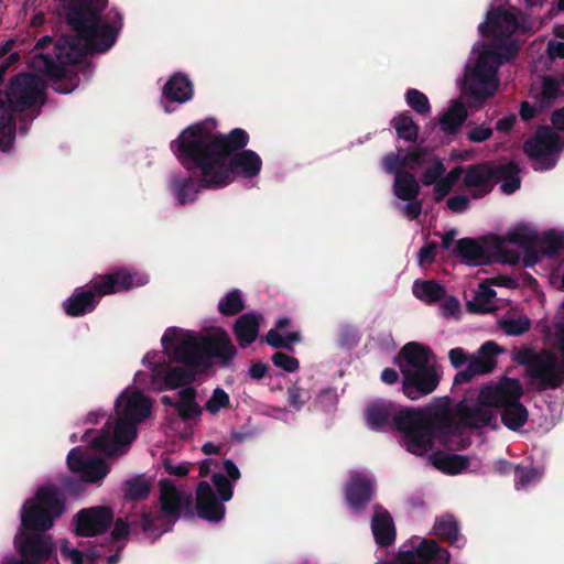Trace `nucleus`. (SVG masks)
Instances as JSON below:
<instances>
[{
  "label": "nucleus",
  "mask_w": 564,
  "mask_h": 564,
  "mask_svg": "<svg viewBox=\"0 0 564 564\" xmlns=\"http://www.w3.org/2000/svg\"><path fill=\"white\" fill-rule=\"evenodd\" d=\"M137 426L138 423L118 416L113 423L108 420L100 431L87 430L82 436V441L93 449L112 456L119 446L130 445L135 440Z\"/></svg>",
  "instance_id": "10"
},
{
  "label": "nucleus",
  "mask_w": 564,
  "mask_h": 564,
  "mask_svg": "<svg viewBox=\"0 0 564 564\" xmlns=\"http://www.w3.org/2000/svg\"><path fill=\"white\" fill-rule=\"evenodd\" d=\"M13 542L19 560L26 564H61L51 534L18 530Z\"/></svg>",
  "instance_id": "11"
},
{
  "label": "nucleus",
  "mask_w": 564,
  "mask_h": 564,
  "mask_svg": "<svg viewBox=\"0 0 564 564\" xmlns=\"http://www.w3.org/2000/svg\"><path fill=\"white\" fill-rule=\"evenodd\" d=\"M376 484L372 477L356 473L349 479L345 488V497L348 506L355 511H361L373 498Z\"/></svg>",
  "instance_id": "23"
},
{
  "label": "nucleus",
  "mask_w": 564,
  "mask_h": 564,
  "mask_svg": "<svg viewBox=\"0 0 564 564\" xmlns=\"http://www.w3.org/2000/svg\"><path fill=\"white\" fill-rule=\"evenodd\" d=\"M564 249V234L555 230L544 232L541 238V252L550 258L558 256Z\"/></svg>",
  "instance_id": "49"
},
{
  "label": "nucleus",
  "mask_w": 564,
  "mask_h": 564,
  "mask_svg": "<svg viewBox=\"0 0 564 564\" xmlns=\"http://www.w3.org/2000/svg\"><path fill=\"white\" fill-rule=\"evenodd\" d=\"M15 124L7 122V119L2 120V113H0V150L7 152L12 148L15 140Z\"/></svg>",
  "instance_id": "56"
},
{
  "label": "nucleus",
  "mask_w": 564,
  "mask_h": 564,
  "mask_svg": "<svg viewBox=\"0 0 564 564\" xmlns=\"http://www.w3.org/2000/svg\"><path fill=\"white\" fill-rule=\"evenodd\" d=\"M263 317L260 313L249 312L240 315L232 327L240 348H247L256 341Z\"/></svg>",
  "instance_id": "31"
},
{
  "label": "nucleus",
  "mask_w": 564,
  "mask_h": 564,
  "mask_svg": "<svg viewBox=\"0 0 564 564\" xmlns=\"http://www.w3.org/2000/svg\"><path fill=\"white\" fill-rule=\"evenodd\" d=\"M467 110L460 101H454L440 118L442 131L447 134H456L467 119Z\"/></svg>",
  "instance_id": "37"
},
{
  "label": "nucleus",
  "mask_w": 564,
  "mask_h": 564,
  "mask_svg": "<svg viewBox=\"0 0 564 564\" xmlns=\"http://www.w3.org/2000/svg\"><path fill=\"white\" fill-rule=\"evenodd\" d=\"M303 394V389L296 384H293L292 387L288 388L289 405L295 410H300L305 403Z\"/></svg>",
  "instance_id": "63"
},
{
  "label": "nucleus",
  "mask_w": 564,
  "mask_h": 564,
  "mask_svg": "<svg viewBox=\"0 0 564 564\" xmlns=\"http://www.w3.org/2000/svg\"><path fill=\"white\" fill-rule=\"evenodd\" d=\"M217 308L223 316H235L240 314L245 310L242 292L238 289H234L226 293L219 300Z\"/></svg>",
  "instance_id": "44"
},
{
  "label": "nucleus",
  "mask_w": 564,
  "mask_h": 564,
  "mask_svg": "<svg viewBox=\"0 0 564 564\" xmlns=\"http://www.w3.org/2000/svg\"><path fill=\"white\" fill-rule=\"evenodd\" d=\"M495 46L492 48H486L480 54H488L486 62L497 65H501L505 62L512 61L519 52V46L514 40L510 37H498L494 39Z\"/></svg>",
  "instance_id": "34"
},
{
  "label": "nucleus",
  "mask_w": 564,
  "mask_h": 564,
  "mask_svg": "<svg viewBox=\"0 0 564 564\" xmlns=\"http://www.w3.org/2000/svg\"><path fill=\"white\" fill-rule=\"evenodd\" d=\"M197 392L193 387L183 388L178 392V400L175 403V410L178 417L184 421H191L198 419L203 410L196 401Z\"/></svg>",
  "instance_id": "35"
},
{
  "label": "nucleus",
  "mask_w": 564,
  "mask_h": 564,
  "mask_svg": "<svg viewBox=\"0 0 564 564\" xmlns=\"http://www.w3.org/2000/svg\"><path fill=\"white\" fill-rule=\"evenodd\" d=\"M371 530L376 543L381 547H388L395 541V527L391 514L381 506H376V512L371 521Z\"/></svg>",
  "instance_id": "32"
},
{
  "label": "nucleus",
  "mask_w": 564,
  "mask_h": 564,
  "mask_svg": "<svg viewBox=\"0 0 564 564\" xmlns=\"http://www.w3.org/2000/svg\"><path fill=\"white\" fill-rule=\"evenodd\" d=\"M108 0H70L66 22L75 34L63 35L54 45V54L62 65H76L87 56L88 50L105 53L117 42L122 17L117 13L118 28L101 21Z\"/></svg>",
  "instance_id": "2"
},
{
  "label": "nucleus",
  "mask_w": 564,
  "mask_h": 564,
  "mask_svg": "<svg viewBox=\"0 0 564 564\" xmlns=\"http://www.w3.org/2000/svg\"><path fill=\"white\" fill-rule=\"evenodd\" d=\"M561 85H563L562 79L558 80L551 75L543 76L541 84V102L543 106H551L562 95Z\"/></svg>",
  "instance_id": "50"
},
{
  "label": "nucleus",
  "mask_w": 564,
  "mask_h": 564,
  "mask_svg": "<svg viewBox=\"0 0 564 564\" xmlns=\"http://www.w3.org/2000/svg\"><path fill=\"white\" fill-rule=\"evenodd\" d=\"M523 388L519 380L506 378L496 386L481 388V400L487 404H494L501 409V422L511 430L518 431L528 422L529 412L520 402Z\"/></svg>",
  "instance_id": "8"
},
{
  "label": "nucleus",
  "mask_w": 564,
  "mask_h": 564,
  "mask_svg": "<svg viewBox=\"0 0 564 564\" xmlns=\"http://www.w3.org/2000/svg\"><path fill=\"white\" fill-rule=\"evenodd\" d=\"M413 294L427 304H434L446 297V290L435 280H416L413 284Z\"/></svg>",
  "instance_id": "38"
},
{
  "label": "nucleus",
  "mask_w": 564,
  "mask_h": 564,
  "mask_svg": "<svg viewBox=\"0 0 564 564\" xmlns=\"http://www.w3.org/2000/svg\"><path fill=\"white\" fill-rule=\"evenodd\" d=\"M394 430L402 434L405 449L416 456L431 451L436 440L449 451L464 449L467 445L463 440L462 446L453 445V437L458 436L459 426L447 398L434 399L423 408L400 406L394 416Z\"/></svg>",
  "instance_id": "3"
},
{
  "label": "nucleus",
  "mask_w": 564,
  "mask_h": 564,
  "mask_svg": "<svg viewBox=\"0 0 564 564\" xmlns=\"http://www.w3.org/2000/svg\"><path fill=\"white\" fill-rule=\"evenodd\" d=\"M383 167L384 171L388 174L394 175L397 177V174L399 173H406L408 171H403L402 169L405 167V161L404 155H401L400 153H393L390 152L383 158Z\"/></svg>",
  "instance_id": "58"
},
{
  "label": "nucleus",
  "mask_w": 564,
  "mask_h": 564,
  "mask_svg": "<svg viewBox=\"0 0 564 564\" xmlns=\"http://www.w3.org/2000/svg\"><path fill=\"white\" fill-rule=\"evenodd\" d=\"M212 482L214 484L219 499L224 502H228L234 496V484L221 473H215L212 475Z\"/></svg>",
  "instance_id": "53"
},
{
  "label": "nucleus",
  "mask_w": 564,
  "mask_h": 564,
  "mask_svg": "<svg viewBox=\"0 0 564 564\" xmlns=\"http://www.w3.org/2000/svg\"><path fill=\"white\" fill-rule=\"evenodd\" d=\"M116 412L118 416L139 424L151 414V401L140 391L123 392L116 401Z\"/></svg>",
  "instance_id": "24"
},
{
  "label": "nucleus",
  "mask_w": 564,
  "mask_h": 564,
  "mask_svg": "<svg viewBox=\"0 0 564 564\" xmlns=\"http://www.w3.org/2000/svg\"><path fill=\"white\" fill-rule=\"evenodd\" d=\"M539 356L540 352H535L529 347H521L513 351L512 359L517 364L525 366L528 372Z\"/></svg>",
  "instance_id": "60"
},
{
  "label": "nucleus",
  "mask_w": 564,
  "mask_h": 564,
  "mask_svg": "<svg viewBox=\"0 0 564 564\" xmlns=\"http://www.w3.org/2000/svg\"><path fill=\"white\" fill-rule=\"evenodd\" d=\"M517 15L501 7H491L486 13V20L479 24L478 31L484 37H511L519 29Z\"/></svg>",
  "instance_id": "19"
},
{
  "label": "nucleus",
  "mask_w": 564,
  "mask_h": 564,
  "mask_svg": "<svg viewBox=\"0 0 564 564\" xmlns=\"http://www.w3.org/2000/svg\"><path fill=\"white\" fill-rule=\"evenodd\" d=\"M61 555L65 560H70L72 564H84V554L77 549L68 546V542L64 541L61 545Z\"/></svg>",
  "instance_id": "64"
},
{
  "label": "nucleus",
  "mask_w": 564,
  "mask_h": 564,
  "mask_svg": "<svg viewBox=\"0 0 564 564\" xmlns=\"http://www.w3.org/2000/svg\"><path fill=\"white\" fill-rule=\"evenodd\" d=\"M64 511L65 497L61 490L52 484L43 485L23 503L19 530L46 533Z\"/></svg>",
  "instance_id": "6"
},
{
  "label": "nucleus",
  "mask_w": 564,
  "mask_h": 564,
  "mask_svg": "<svg viewBox=\"0 0 564 564\" xmlns=\"http://www.w3.org/2000/svg\"><path fill=\"white\" fill-rule=\"evenodd\" d=\"M160 502L163 514H153L151 511L143 510L140 518V527L144 533H155L161 536L164 532L171 531L173 524L181 517L182 511L185 516L193 518L192 496L180 491L170 479L160 480Z\"/></svg>",
  "instance_id": "7"
},
{
  "label": "nucleus",
  "mask_w": 564,
  "mask_h": 564,
  "mask_svg": "<svg viewBox=\"0 0 564 564\" xmlns=\"http://www.w3.org/2000/svg\"><path fill=\"white\" fill-rule=\"evenodd\" d=\"M519 172L518 164L512 161L497 165L496 183L502 181L500 188L505 194H512L520 188Z\"/></svg>",
  "instance_id": "40"
},
{
  "label": "nucleus",
  "mask_w": 564,
  "mask_h": 564,
  "mask_svg": "<svg viewBox=\"0 0 564 564\" xmlns=\"http://www.w3.org/2000/svg\"><path fill=\"white\" fill-rule=\"evenodd\" d=\"M487 53L478 55L474 69L466 74L463 84V93L478 105L491 98L499 85L497 65L487 63Z\"/></svg>",
  "instance_id": "12"
},
{
  "label": "nucleus",
  "mask_w": 564,
  "mask_h": 564,
  "mask_svg": "<svg viewBox=\"0 0 564 564\" xmlns=\"http://www.w3.org/2000/svg\"><path fill=\"white\" fill-rule=\"evenodd\" d=\"M188 171L193 173L198 171V180L195 181L191 175L184 176L175 174L171 177L170 181L171 191L173 192L177 203L182 206L188 203H193L202 189H216L214 186H207L204 184L202 167H193Z\"/></svg>",
  "instance_id": "25"
},
{
  "label": "nucleus",
  "mask_w": 564,
  "mask_h": 564,
  "mask_svg": "<svg viewBox=\"0 0 564 564\" xmlns=\"http://www.w3.org/2000/svg\"><path fill=\"white\" fill-rule=\"evenodd\" d=\"M430 152L425 148H416L404 154L405 167L410 170H416L417 167L426 165L429 161Z\"/></svg>",
  "instance_id": "55"
},
{
  "label": "nucleus",
  "mask_w": 564,
  "mask_h": 564,
  "mask_svg": "<svg viewBox=\"0 0 564 564\" xmlns=\"http://www.w3.org/2000/svg\"><path fill=\"white\" fill-rule=\"evenodd\" d=\"M88 458L85 457L82 449L78 447L72 448L67 455V466L73 473H83Z\"/></svg>",
  "instance_id": "61"
},
{
  "label": "nucleus",
  "mask_w": 564,
  "mask_h": 564,
  "mask_svg": "<svg viewBox=\"0 0 564 564\" xmlns=\"http://www.w3.org/2000/svg\"><path fill=\"white\" fill-rule=\"evenodd\" d=\"M115 513L108 506L82 509L75 516V533L78 536H96L109 530Z\"/></svg>",
  "instance_id": "18"
},
{
  "label": "nucleus",
  "mask_w": 564,
  "mask_h": 564,
  "mask_svg": "<svg viewBox=\"0 0 564 564\" xmlns=\"http://www.w3.org/2000/svg\"><path fill=\"white\" fill-rule=\"evenodd\" d=\"M494 404H487L481 400V390L478 393L477 403L470 405L467 399H463L456 404L454 417L460 425L469 429H481L485 426H491L492 423L496 424L497 417L494 411L491 410ZM462 436L460 431L458 432V436L453 437L454 446H462L460 443ZM463 441L467 442L466 447L469 445V441L463 438Z\"/></svg>",
  "instance_id": "14"
},
{
  "label": "nucleus",
  "mask_w": 564,
  "mask_h": 564,
  "mask_svg": "<svg viewBox=\"0 0 564 564\" xmlns=\"http://www.w3.org/2000/svg\"><path fill=\"white\" fill-rule=\"evenodd\" d=\"M61 486L63 490L72 496H78L86 489V482L82 475L79 477L64 476L61 478Z\"/></svg>",
  "instance_id": "59"
},
{
  "label": "nucleus",
  "mask_w": 564,
  "mask_h": 564,
  "mask_svg": "<svg viewBox=\"0 0 564 564\" xmlns=\"http://www.w3.org/2000/svg\"><path fill=\"white\" fill-rule=\"evenodd\" d=\"M484 243L494 250L502 263L518 264L520 262V253L516 250H509L505 247V240L496 235H488L482 237Z\"/></svg>",
  "instance_id": "43"
},
{
  "label": "nucleus",
  "mask_w": 564,
  "mask_h": 564,
  "mask_svg": "<svg viewBox=\"0 0 564 564\" xmlns=\"http://www.w3.org/2000/svg\"><path fill=\"white\" fill-rule=\"evenodd\" d=\"M497 165L491 162H482L467 167L464 184L466 187L475 188L471 193L474 198H481L492 191L496 183Z\"/></svg>",
  "instance_id": "21"
},
{
  "label": "nucleus",
  "mask_w": 564,
  "mask_h": 564,
  "mask_svg": "<svg viewBox=\"0 0 564 564\" xmlns=\"http://www.w3.org/2000/svg\"><path fill=\"white\" fill-rule=\"evenodd\" d=\"M230 406V398L228 393L221 389L216 388L210 398L205 403V409L210 414L218 413L221 409H227Z\"/></svg>",
  "instance_id": "52"
},
{
  "label": "nucleus",
  "mask_w": 564,
  "mask_h": 564,
  "mask_svg": "<svg viewBox=\"0 0 564 564\" xmlns=\"http://www.w3.org/2000/svg\"><path fill=\"white\" fill-rule=\"evenodd\" d=\"M178 333L180 330L175 327H170L164 332L161 339L164 351L173 360L196 368V370H209L213 367V358L221 367H227L237 356V349L224 329L202 335L199 338L191 336L176 344Z\"/></svg>",
  "instance_id": "4"
},
{
  "label": "nucleus",
  "mask_w": 564,
  "mask_h": 564,
  "mask_svg": "<svg viewBox=\"0 0 564 564\" xmlns=\"http://www.w3.org/2000/svg\"><path fill=\"white\" fill-rule=\"evenodd\" d=\"M400 405L393 402H378L368 406L367 421L372 430H394V416Z\"/></svg>",
  "instance_id": "33"
},
{
  "label": "nucleus",
  "mask_w": 564,
  "mask_h": 564,
  "mask_svg": "<svg viewBox=\"0 0 564 564\" xmlns=\"http://www.w3.org/2000/svg\"><path fill=\"white\" fill-rule=\"evenodd\" d=\"M449 553L434 540H423L414 551L400 555L395 563L379 562L376 564H448Z\"/></svg>",
  "instance_id": "20"
},
{
  "label": "nucleus",
  "mask_w": 564,
  "mask_h": 564,
  "mask_svg": "<svg viewBox=\"0 0 564 564\" xmlns=\"http://www.w3.org/2000/svg\"><path fill=\"white\" fill-rule=\"evenodd\" d=\"M32 64L37 72L44 74L51 80V86L56 93L69 94L79 85L77 73L66 68L65 65L56 63L47 54L35 55Z\"/></svg>",
  "instance_id": "17"
},
{
  "label": "nucleus",
  "mask_w": 564,
  "mask_h": 564,
  "mask_svg": "<svg viewBox=\"0 0 564 564\" xmlns=\"http://www.w3.org/2000/svg\"><path fill=\"white\" fill-rule=\"evenodd\" d=\"M433 532L442 541L454 544L457 542L459 535L458 522L452 514H444L436 518Z\"/></svg>",
  "instance_id": "41"
},
{
  "label": "nucleus",
  "mask_w": 564,
  "mask_h": 564,
  "mask_svg": "<svg viewBox=\"0 0 564 564\" xmlns=\"http://www.w3.org/2000/svg\"><path fill=\"white\" fill-rule=\"evenodd\" d=\"M250 137L241 128L228 133H214L205 122L185 128L171 142V150L186 169L202 167L203 182L207 186L224 188L237 177L253 178L262 169L257 152L248 150Z\"/></svg>",
  "instance_id": "1"
},
{
  "label": "nucleus",
  "mask_w": 564,
  "mask_h": 564,
  "mask_svg": "<svg viewBox=\"0 0 564 564\" xmlns=\"http://www.w3.org/2000/svg\"><path fill=\"white\" fill-rule=\"evenodd\" d=\"M393 194L404 202L417 198L420 185L415 176L410 172L397 174L393 182Z\"/></svg>",
  "instance_id": "39"
},
{
  "label": "nucleus",
  "mask_w": 564,
  "mask_h": 564,
  "mask_svg": "<svg viewBox=\"0 0 564 564\" xmlns=\"http://www.w3.org/2000/svg\"><path fill=\"white\" fill-rule=\"evenodd\" d=\"M429 346L417 341L406 343L394 357L402 375V393L410 400H419L433 393L440 384L442 372Z\"/></svg>",
  "instance_id": "5"
},
{
  "label": "nucleus",
  "mask_w": 564,
  "mask_h": 564,
  "mask_svg": "<svg viewBox=\"0 0 564 564\" xmlns=\"http://www.w3.org/2000/svg\"><path fill=\"white\" fill-rule=\"evenodd\" d=\"M502 239L510 243L518 245L524 250H529L530 247L535 246L538 237L535 231L530 229L528 226L520 225L514 230L508 232L506 238Z\"/></svg>",
  "instance_id": "48"
},
{
  "label": "nucleus",
  "mask_w": 564,
  "mask_h": 564,
  "mask_svg": "<svg viewBox=\"0 0 564 564\" xmlns=\"http://www.w3.org/2000/svg\"><path fill=\"white\" fill-rule=\"evenodd\" d=\"M446 167L442 160L435 159L432 166L426 169L421 175V183L424 186H431L443 178Z\"/></svg>",
  "instance_id": "54"
},
{
  "label": "nucleus",
  "mask_w": 564,
  "mask_h": 564,
  "mask_svg": "<svg viewBox=\"0 0 564 564\" xmlns=\"http://www.w3.org/2000/svg\"><path fill=\"white\" fill-rule=\"evenodd\" d=\"M527 373L539 391L557 389L564 382V364L544 349Z\"/></svg>",
  "instance_id": "15"
},
{
  "label": "nucleus",
  "mask_w": 564,
  "mask_h": 564,
  "mask_svg": "<svg viewBox=\"0 0 564 564\" xmlns=\"http://www.w3.org/2000/svg\"><path fill=\"white\" fill-rule=\"evenodd\" d=\"M160 366L154 365L153 372L155 377H161L166 389L174 390L177 388H186L196 379V368L187 366Z\"/></svg>",
  "instance_id": "28"
},
{
  "label": "nucleus",
  "mask_w": 564,
  "mask_h": 564,
  "mask_svg": "<svg viewBox=\"0 0 564 564\" xmlns=\"http://www.w3.org/2000/svg\"><path fill=\"white\" fill-rule=\"evenodd\" d=\"M502 351L503 349L497 343L485 341L477 354L469 356L467 367L455 375L454 384L468 383L477 376L490 373L497 365V355Z\"/></svg>",
  "instance_id": "16"
},
{
  "label": "nucleus",
  "mask_w": 564,
  "mask_h": 564,
  "mask_svg": "<svg viewBox=\"0 0 564 564\" xmlns=\"http://www.w3.org/2000/svg\"><path fill=\"white\" fill-rule=\"evenodd\" d=\"M273 365L286 372H295L300 369V361L297 358L289 356L282 351H276L271 356Z\"/></svg>",
  "instance_id": "57"
},
{
  "label": "nucleus",
  "mask_w": 564,
  "mask_h": 564,
  "mask_svg": "<svg viewBox=\"0 0 564 564\" xmlns=\"http://www.w3.org/2000/svg\"><path fill=\"white\" fill-rule=\"evenodd\" d=\"M398 137L408 142H415L419 134V126L414 122L411 112L405 110L391 120Z\"/></svg>",
  "instance_id": "42"
},
{
  "label": "nucleus",
  "mask_w": 564,
  "mask_h": 564,
  "mask_svg": "<svg viewBox=\"0 0 564 564\" xmlns=\"http://www.w3.org/2000/svg\"><path fill=\"white\" fill-rule=\"evenodd\" d=\"M405 100L409 107H411L419 115H426L431 110L429 98L425 94L415 88L408 89L405 94Z\"/></svg>",
  "instance_id": "51"
},
{
  "label": "nucleus",
  "mask_w": 564,
  "mask_h": 564,
  "mask_svg": "<svg viewBox=\"0 0 564 564\" xmlns=\"http://www.w3.org/2000/svg\"><path fill=\"white\" fill-rule=\"evenodd\" d=\"M491 135L492 129L490 127L476 126L467 133V139L470 142L480 143L490 139Z\"/></svg>",
  "instance_id": "62"
},
{
  "label": "nucleus",
  "mask_w": 564,
  "mask_h": 564,
  "mask_svg": "<svg viewBox=\"0 0 564 564\" xmlns=\"http://www.w3.org/2000/svg\"><path fill=\"white\" fill-rule=\"evenodd\" d=\"M99 297L127 291L134 285V274L127 269H118L90 281Z\"/></svg>",
  "instance_id": "26"
},
{
  "label": "nucleus",
  "mask_w": 564,
  "mask_h": 564,
  "mask_svg": "<svg viewBox=\"0 0 564 564\" xmlns=\"http://www.w3.org/2000/svg\"><path fill=\"white\" fill-rule=\"evenodd\" d=\"M99 301V295L89 282L87 288H76L73 294L64 301L63 308L66 315L78 317L91 313L97 307Z\"/></svg>",
  "instance_id": "27"
},
{
  "label": "nucleus",
  "mask_w": 564,
  "mask_h": 564,
  "mask_svg": "<svg viewBox=\"0 0 564 564\" xmlns=\"http://www.w3.org/2000/svg\"><path fill=\"white\" fill-rule=\"evenodd\" d=\"M110 471L108 463L99 457L88 458L86 466L80 474L86 484L101 481Z\"/></svg>",
  "instance_id": "46"
},
{
  "label": "nucleus",
  "mask_w": 564,
  "mask_h": 564,
  "mask_svg": "<svg viewBox=\"0 0 564 564\" xmlns=\"http://www.w3.org/2000/svg\"><path fill=\"white\" fill-rule=\"evenodd\" d=\"M431 462L434 467L447 475H457L467 469L470 464L467 456L447 454L441 451L431 455Z\"/></svg>",
  "instance_id": "36"
},
{
  "label": "nucleus",
  "mask_w": 564,
  "mask_h": 564,
  "mask_svg": "<svg viewBox=\"0 0 564 564\" xmlns=\"http://www.w3.org/2000/svg\"><path fill=\"white\" fill-rule=\"evenodd\" d=\"M195 508L197 516L209 522H219L224 519L226 512L224 501L217 498L206 480H202L197 485Z\"/></svg>",
  "instance_id": "22"
},
{
  "label": "nucleus",
  "mask_w": 564,
  "mask_h": 564,
  "mask_svg": "<svg viewBox=\"0 0 564 564\" xmlns=\"http://www.w3.org/2000/svg\"><path fill=\"white\" fill-rule=\"evenodd\" d=\"M564 149V141L547 126H540L523 143L524 154L542 163L541 170H551L556 161L552 158Z\"/></svg>",
  "instance_id": "13"
},
{
  "label": "nucleus",
  "mask_w": 564,
  "mask_h": 564,
  "mask_svg": "<svg viewBox=\"0 0 564 564\" xmlns=\"http://www.w3.org/2000/svg\"><path fill=\"white\" fill-rule=\"evenodd\" d=\"M123 498L127 501H141L149 497L151 485L141 477H133L122 485Z\"/></svg>",
  "instance_id": "45"
},
{
  "label": "nucleus",
  "mask_w": 564,
  "mask_h": 564,
  "mask_svg": "<svg viewBox=\"0 0 564 564\" xmlns=\"http://www.w3.org/2000/svg\"><path fill=\"white\" fill-rule=\"evenodd\" d=\"M481 242L484 241L481 240ZM489 249L474 238H462L457 240L452 253L459 257L465 263L480 265L490 262Z\"/></svg>",
  "instance_id": "30"
},
{
  "label": "nucleus",
  "mask_w": 564,
  "mask_h": 564,
  "mask_svg": "<svg viewBox=\"0 0 564 564\" xmlns=\"http://www.w3.org/2000/svg\"><path fill=\"white\" fill-rule=\"evenodd\" d=\"M194 96V85L184 73L172 74L162 88V99L170 102L184 104Z\"/></svg>",
  "instance_id": "29"
},
{
  "label": "nucleus",
  "mask_w": 564,
  "mask_h": 564,
  "mask_svg": "<svg viewBox=\"0 0 564 564\" xmlns=\"http://www.w3.org/2000/svg\"><path fill=\"white\" fill-rule=\"evenodd\" d=\"M498 326L509 336H520L531 328V321L527 315L518 317H502L498 321Z\"/></svg>",
  "instance_id": "47"
},
{
  "label": "nucleus",
  "mask_w": 564,
  "mask_h": 564,
  "mask_svg": "<svg viewBox=\"0 0 564 564\" xmlns=\"http://www.w3.org/2000/svg\"><path fill=\"white\" fill-rule=\"evenodd\" d=\"M44 90L39 76L19 73L10 78L7 89L0 90V113L2 120L15 124L14 113L44 102Z\"/></svg>",
  "instance_id": "9"
}]
</instances>
